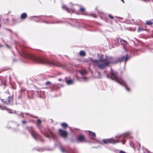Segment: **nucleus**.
<instances>
[{"label":"nucleus","instance_id":"obj_1","mask_svg":"<svg viewBox=\"0 0 153 153\" xmlns=\"http://www.w3.org/2000/svg\"><path fill=\"white\" fill-rule=\"evenodd\" d=\"M103 55L98 54V57L99 60H94L92 58H90V60L93 62L94 66H97L100 69H102L108 66L110 63L112 62L109 61L108 59H103Z\"/></svg>","mask_w":153,"mask_h":153},{"label":"nucleus","instance_id":"obj_2","mask_svg":"<svg viewBox=\"0 0 153 153\" xmlns=\"http://www.w3.org/2000/svg\"><path fill=\"white\" fill-rule=\"evenodd\" d=\"M107 77L115 81L120 85L124 86L127 91H130L129 88L127 86L125 81L122 78L119 77L117 73L113 71L111 68V76H109L108 74H107Z\"/></svg>","mask_w":153,"mask_h":153},{"label":"nucleus","instance_id":"obj_3","mask_svg":"<svg viewBox=\"0 0 153 153\" xmlns=\"http://www.w3.org/2000/svg\"><path fill=\"white\" fill-rule=\"evenodd\" d=\"M30 58L33 60L42 63H45L46 62H48L46 60L39 57H36L34 56H31Z\"/></svg>","mask_w":153,"mask_h":153},{"label":"nucleus","instance_id":"obj_4","mask_svg":"<svg viewBox=\"0 0 153 153\" xmlns=\"http://www.w3.org/2000/svg\"><path fill=\"white\" fill-rule=\"evenodd\" d=\"M120 141V140L117 141L112 138L108 139H104L102 140L103 142L105 144H114L116 143L119 142Z\"/></svg>","mask_w":153,"mask_h":153},{"label":"nucleus","instance_id":"obj_5","mask_svg":"<svg viewBox=\"0 0 153 153\" xmlns=\"http://www.w3.org/2000/svg\"><path fill=\"white\" fill-rule=\"evenodd\" d=\"M28 131L30 132L32 136L34 139H39L40 140H42L40 136L36 133L32 127H31L30 128V130H28Z\"/></svg>","mask_w":153,"mask_h":153},{"label":"nucleus","instance_id":"obj_6","mask_svg":"<svg viewBox=\"0 0 153 153\" xmlns=\"http://www.w3.org/2000/svg\"><path fill=\"white\" fill-rule=\"evenodd\" d=\"M129 58V57L127 56L120 57L119 58L114 62L115 63H116L118 62H122L125 61V64L126 62L127 61Z\"/></svg>","mask_w":153,"mask_h":153},{"label":"nucleus","instance_id":"obj_7","mask_svg":"<svg viewBox=\"0 0 153 153\" xmlns=\"http://www.w3.org/2000/svg\"><path fill=\"white\" fill-rule=\"evenodd\" d=\"M59 133L60 135L63 137H66L68 135L67 132L60 129H59Z\"/></svg>","mask_w":153,"mask_h":153},{"label":"nucleus","instance_id":"obj_8","mask_svg":"<svg viewBox=\"0 0 153 153\" xmlns=\"http://www.w3.org/2000/svg\"><path fill=\"white\" fill-rule=\"evenodd\" d=\"M12 99V97H9L5 101H3V102L5 104H8L11 102Z\"/></svg>","mask_w":153,"mask_h":153},{"label":"nucleus","instance_id":"obj_9","mask_svg":"<svg viewBox=\"0 0 153 153\" xmlns=\"http://www.w3.org/2000/svg\"><path fill=\"white\" fill-rule=\"evenodd\" d=\"M45 136L48 137L50 136H51L53 139H55V135L50 131H49V133H48L47 134H46Z\"/></svg>","mask_w":153,"mask_h":153},{"label":"nucleus","instance_id":"obj_10","mask_svg":"<svg viewBox=\"0 0 153 153\" xmlns=\"http://www.w3.org/2000/svg\"><path fill=\"white\" fill-rule=\"evenodd\" d=\"M62 7L63 9H65L68 12L71 13L73 12V10H71L69 9L68 8L66 7L64 5H63L62 6Z\"/></svg>","mask_w":153,"mask_h":153},{"label":"nucleus","instance_id":"obj_11","mask_svg":"<svg viewBox=\"0 0 153 153\" xmlns=\"http://www.w3.org/2000/svg\"><path fill=\"white\" fill-rule=\"evenodd\" d=\"M89 132L91 138L92 139H94L95 137V133L90 131H89Z\"/></svg>","mask_w":153,"mask_h":153},{"label":"nucleus","instance_id":"obj_12","mask_svg":"<svg viewBox=\"0 0 153 153\" xmlns=\"http://www.w3.org/2000/svg\"><path fill=\"white\" fill-rule=\"evenodd\" d=\"M78 139L79 141L82 142L84 140V137L83 136H80L78 137Z\"/></svg>","mask_w":153,"mask_h":153},{"label":"nucleus","instance_id":"obj_13","mask_svg":"<svg viewBox=\"0 0 153 153\" xmlns=\"http://www.w3.org/2000/svg\"><path fill=\"white\" fill-rule=\"evenodd\" d=\"M79 72L82 76L85 75L86 73V71L84 70L80 71Z\"/></svg>","mask_w":153,"mask_h":153},{"label":"nucleus","instance_id":"obj_14","mask_svg":"<svg viewBox=\"0 0 153 153\" xmlns=\"http://www.w3.org/2000/svg\"><path fill=\"white\" fill-rule=\"evenodd\" d=\"M27 15L25 13L22 14L21 16V18L22 19H25L27 17Z\"/></svg>","mask_w":153,"mask_h":153},{"label":"nucleus","instance_id":"obj_15","mask_svg":"<svg viewBox=\"0 0 153 153\" xmlns=\"http://www.w3.org/2000/svg\"><path fill=\"white\" fill-rule=\"evenodd\" d=\"M66 82L68 85L72 84L73 83V81L71 79L67 80L66 81Z\"/></svg>","mask_w":153,"mask_h":153},{"label":"nucleus","instance_id":"obj_16","mask_svg":"<svg viewBox=\"0 0 153 153\" xmlns=\"http://www.w3.org/2000/svg\"><path fill=\"white\" fill-rule=\"evenodd\" d=\"M79 55L80 56H84L85 55V53L84 51H81L79 52Z\"/></svg>","mask_w":153,"mask_h":153},{"label":"nucleus","instance_id":"obj_17","mask_svg":"<svg viewBox=\"0 0 153 153\" xmlns=\"http://www.w3.org/2000/svg\"><path fill=\"white\" fill-rule=\"evenodd\" d=\"M61 126L64 128H66L68 126V125L65 123H62L61 124Z\"/></svg>","mask_w":153,"mask_h":153},{"label":"nucleus","instance_id":"obj_18","mask_svg":"<svg viewBox=\"0 0 153 153\" xmlns=\"http://www.w3.org/2000/svg\"><path fill=\"white\" fill-rule=\"evenodd\" d=\"M146 24L147 25H151L153 24V22L150 21H147L146 22Z\"/></svg>","mask_w":153,"mask_h":153},{"label":"nucleus","instance_id":"obj_19","mask_svg":"<svg viewBox=\"0 0 153 153\" xmlns=\"http://www.w3.org/2000/svg\"><path fill=\"white\" fill-rule=\"evenodd\" d=\"M60 150L61 151H62V152L63 153H67V152L66 151V150H65L64 149V148L62 147H60Z\"/></svg>","mask_w":153,"mask_h":153},{"label":"nucleus","instance_id":"obj_20","mask_svg":"<svg viewBox=\"0 0 153 153\" xmlns=\"http://www.w3.org/2000/svg\"><path fill=\"white\" fill-rule=\"evenodd\" d=\"M120 41L123 45H126L127 44V42L125 41L122 39H121Z\"/></svg>","mask_w":153,"mask_h":153},{"label":"nucleus","instance_id":"obj_21","mask_svg":"<svg viewBox=\"0 0 153 153\" xmlns=\"http://www.w3.org/2000/svg\"><path fill=\"white\" fill-rule=\"evenodd\" d=\"M51 82L50 81H47L45 83V85H51Z\"/></svg>","mask_w":153,"mask_h":153},{"label":"nucleus","instance_id":"obj_22","mask_svg":"<svg viewBox=\"0 0 153 153\" xmlns=\"http://www.w3.org/2000/svg\"><path fill=\"white\" fill-rule=\"evenodd\" d=\"M143 30V29L142 28L140 27H139L138 28L137 31L138 32H140V31L141 30Z\"/></svg>","mask_w":153,"mask_h":153},{"label":"nucleus","instance_id":"obj_23","mask_svg":"<svg viewBox=\"0 0 153 153\" xmlns=\"http://www.w3.org/2000/svg\"><path fill=\"white\" fill-rule=\"evenodd\" d=\"M37 122L39 124H40L41 123V120L39 119H38L37 120Z\"/></svg>","mask_w":153,"mask_h":153},{"label":"nucleus","instance_id":"obj_24","mask_svg":"<svg viewBox=\"0 0 153 153\" xmlns=\"http://www.w3.org/2000/svg\"><path fill=\"white\" fill-rule=\"evenodd\" d=\"M80 10L81 12H84L85 11V10L84 8H80Z\"/></svg>","mask_w":153,"mask_h":153},{"label":"nucleus","instance_id":"obj_25","mask_svg":"<svg viewBox=\"0 0 153 153\" xmlns=\"http://www.w3.org/2000/svg\"><path fill=\"white\" fill-rule=\"evenodd\" d=\"M0 108H1L2 110L6 109V108L5 107H3L0 105Z\"/></svg>","mask_w":153,"mask_h":153},{"label":"nucleus","instance_id":"obj_26","mask_svg":"<svg viewBox=\"0 0 153 153\" xmlns=\"http://www.w3.org/2000/svg\"><path fill=\"white\" fill-rule=\"evenodd\" d=\"M108 17L111 19H113L114 18V17L113 16H111V15L110 14H109L108 15Z\"/></svg>","mask_w":153,"mask_h":153},{"label":"nucleus","instance_id":"obj_27","mask_svg":"<svg viewBox=\"0 0 153 153\" xmlns=\"http://www.w3.org/2000/svg\"><path fill=\"white\" fill-rule=\"evenodd\" d=\"M17 114L19 115H20L22 114V112H18L17 113Z\"/></svg>","mask_w":153,"mask_h":153},{"label":"nucleus","instance_id":"obj_28","mask_svg":"<svg viewBox=\"0 0 153 153\" xmlns=\"http://www.w3.org/2000/svg\"><path fill=\"white\" fill-rule=\"evenodd\" d=\"M120 141L123 144H124L125 143V141L124 140H121Z\"/></svg>","mask_w":153,"mask_h":153},{"label":"nucleus","instance_id":"obj_29","mask_svg":"<svg viewBox=\"0 0 153 153\" xmlns=\"http://www.w3.org/2000/svg\"><path fill=\"white\" fill-rule=\"evenodd\" d=\"M27 55V54L25 52L23 53V55L22 56H25Z\"/></svg>","mask_w":153,"mask_h":153},{"label":"nucleus","instance_id":"obj_30","mask_svg":"<svg viewBox=\"0 0 153 153\" xmlns=\"http://www.w3.org/2000/svg\"><path fill=\"white\" fill-rule=\"evenodd\" d=\"M119 153H126L123 151L121 150L120 151Z\"/></svg>","mask_w":153,"mask_h":153},{"label":"nucleus","instance_id":"obj_31","mask_svg":"<svg viewBox=\"0 0 153 153\" xmlns=\"http://www.w3.org/2000/svg\"><path fill=\"white\" fill-rule=\"evenodd\" d=\"M22 122L23 124H25L26 123V121L25 120L22 121Z\"/></svg>","mask_w":153,"mask_h":153},{"label":"nucleus","instance_id":"obj_32","mask_svg":"<svg viewBox=\"0 0 153 153\" xmlns=\"http://www.w3.org/2000/svg\"><path fill=\"white\" fill-rule=\"evenodd\" d=\"M122 135H119V136H116V137H121V136Z\"/></svg>","mask_w":153,"mask_h":153},{"label":"nucleus","instance_id":"obj_33","mask_svg":"<svg viewBox=\"0 0 153 153\" xmlns=\"http://www.w3.org/2000/svg\"><path fill=\"white\" fill-rule=\"evenodd\" d=\"M138 146L139 147H140V143H138Z\"/></svg>","mask_w":153,"mask_h":153},{"label":"nucleus","instance_id":"obj_34","mask_svg":"<svg viewBox=\"0 0 153 153\" xmlns=\"http://www.w3.org/2000/svg\"><path fill=\"white\" fill-rule=\"evenodd\" d=\"M62 80V79H58V80L59 81H61Z\"/></svg>","mask_w":153,"mask_h":153},{"label":"nucleus","instance_id":"obj_35","mask_svg":"<svg viewBox=\"0 0 153 153\" xmlns=\"http://www.w3.org/2000/svg\"><path fill=\"white\" fill-rule=\"evenodd\" d=\"M55 86V85L53 84V85H52V87L53 88V86Z\"/></svg>","mask_w":153,"mask_h":153},{"label":"nucleus","instance_id":"obj_36","mask_svg":"<svg viewBox=\"0 0 153 153\" xmlns=\"http://www.w3.org/2000/svg\"><path fill=\"white\" fill-rule=\"evenodd\" d=\"M127 133H126V134H125V137H127Z\"/></svg>","mask_w":153,"mask_h":153},{"label":"nucleus","instance_id":"obj_37","mask_svg":"<svg viewBox=\"0 0 153 153\" xmlns=\"http://www.w3.org/2000/svg\"><path fill=\"white\" fill-rule=\"evenodd\" d=\"M122 1L123 3H124V1L123 0H121Z\"/></svg>","mask_w":153,"mask_h":153},{"label":"nucleus","instance_id":"obj_38","mask_svg":"<svg viewBox=\"0 0 153 153\" xmlns=\"http://www.w3.org/2000/svg\"><path fill=\"white\" fill-rule=\"evenodd\" d=\"M132 138V137H129L130 138Z\"/></svg>","mask_w":153,"mask_h":153},{"label":"nucleus","instance_id":"obj_39","mask_svg":"<svg viewBox=\"0 0 153 153\" xmlns=\"http://www.w3.org/2000/svg\"><path fill=\"white\" fill-rule=\"evenodd\" d=\"M85 78V77H82V78L83 79H84Z\"/></svg>","mask_w":153,"mask_h":153},{"label":"nucleus","instance_id":"obj_40","mask_svg":"<svg viewBox=\"0 0 153 153\" xmlns=\"http://www.w3.org/2000/svg\"><path fill=\"white\" fill-rule=\"evenodd\" d=\"M53 65H55V64H54V63H53Z\"/></svg>","mask_w":153,"mask_h":153},{"label":"nucleus","instance_id":"obj_41","mask_svg":"<svg viewBox=\"0 0 153 153\" xmlns=\"http://www.w3.org/2000/svg\"><path fill=\"white\" fill-rule=\"evenodd\" d=\"M3 100H2V101H3Z\"/></svg>","mask_w":153,"mask_h":153},{"label":"nucleus","instance_id":"obj_42","mask_svg":"<svg viewBox=\"0 0 153 153\" xmlns=\"http://www.w3.org/2000/svg\"><path fill=\"white\" fill-rule=\"evenodd\" d=\"M9 113H11V112H9Z\"/></svg>","mask_w":153,"mask_h":153}]
</instances>
